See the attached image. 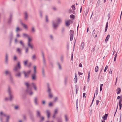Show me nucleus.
Returning <instances> with one entry per match:
<instances>
[{"label": "nucleus", "mask_w": 122, "mask_h": 122, "mask_svg": "<svg viewBox=\"0 0 122 122\" xmlns=\"http://www.w3.org/2000/svg\"><path fill=\"white\" fill-rule=\"evenodd\" d=\"M61 20L60 18H58L56 20V24L53 23V26L54 28H56L58 26L59 24L61 22Z\"/></svg>", "instance_id": "nucleus-1"}, {"label": "nucleus", "mask_w": 122, "mask_h": 122, "mask_svg": "<svg viewBox=\"0 0 122 122\" xmlns=\"http://www.w3.org/2000/svg\"><path fill=\"white\" fill-rule=\"evenodd\" d=\"M36 67L35 66H34V73L32 75V78L33 80H35L36 78Z\"/></svg>", "instance_id": "nucleus-2"}, {"label": "nucleus", "mask_w": 122, "mask_h": 122, "mask_svg": "<svg viewBox=\"0 0 122 122\" xmlns=\"http://www.w3.org/2000/svg\"><path fill=\"white\" fill-rule=\"evenodd\" d=\"M21 67L20 63V62H18L17 63V65L15 66L14 68V70L16 71L18 69H20Z\"/></svg>", "instance_id": "nucleus-3"}, {"label": "nucleus", "mask_w": 122, "mask_h": 122, "mask_svg": "<svg viewBox=\"0 0 122 122\" xmlns=\"http://www.w3.org/2000/svg\"><path fill=\"white\" fill-rule=\"evenodd\" d=\"M31 72V71L30 70L26 72H25V71H23V73L24 74L25 77H27L29 76V74Z\"/></svg>", "instance_id": "nucleus-4"}, {"label": "nucleus", "mask_w": 122, "mask_h": 122, "mask_svg": "<svg viewBox=\"0 0 122 122\" xmlns=\"http://www.w3.org/2000/svg\"><path fill=\"white\" fill-rule=\"evenodd\" d=\"M8 93L9 94V95L10 97V100H12V96L11 95V93H10V87H8Z\"/></svg>", "instance_id": "nucleus-5"}, {"label": "nucleus", "mask_w": 122, "mask_h": 122, "mask_svg": "<svg viewBox=\"0 0 122 122\" xmlns=\"http://www.w3.org/2000/svg\"><path fill=\"white\" fill-rule=\"evenodd\" d=\"M51 90L49 87H48V91L49 94V97L50 98H51L52 97V94L50 92Z\"/></svg>", "instance_id": "nucleus-6"}, {"label": "nucleus", "mask_w": 122, "mask_h": 122, "mask_svg": "<svg viewBox=\"0 0 122 122\" xmlns=\"http://www.w3.org/2000/svg\"><path fill=\"white\" fill-rule=\"evenodd\" d=\"M0 114L1 116H4L6 117L7 119V121L8 120V119L9 118V116H6L5 114H4L2 112H1Z\"/></svg>", "instance_id": "nucleus-7"}, {"label": "nucleus", "mask_w": 122, "mask_h": 122, "mask_svg": "<svg viewBox=\"0 0 122 122\" xmlns=\"http://www.w3.org/2000/svg\"><path fill=\"white\" fill-rule=\"evenodd\" d=\"M71 20H67L66 21V25L67 26H69L70 25L71 22Z\"/></svg>", "instance_id": "nucleus-8"}, {"label": "nucleus", "mask_w": 122, "mask_h": 122, "mask_svg": "<svg viewBox=\"0 0 122 122\" xmlns=\"http://www.w3.org/2000/svg\"><path fill=\"white\" fill-rule=\"evenodd\" d=\"M21 49L19 48H18L16 49V51L19 54H20L21 53Z\"/></svg>", "instance_id": "nucleus-9"}, {"label": "nucleus", "mask_w": 122, "mask_h": 122, "mask_svg": "<svg viewBox=\"0 0 122 122\" xmlns=\"http://www.w3.org/2000/svg\"><path fill=\"white\" fill-rule=\"evenodd\" d=\"M29 85H30V84H26V86L28 88V92L29 93V94L30 95H31L33 93L31 92H29V90H30V88L29 87Z\"/></svg>", "instance_id": "nucleus-10"}, {"label": "nucleus", "mask_w": 122, "mask_h": 122, "mask_svg": "<svg viewBox=\"0 0 122 122\" xmlns=\"http://www.w3.org/2000/svg\"><path fill=\"white\" fill-rule=\"evenodd\" d=\"M122 100L121 98L119 100V105L120 106V110L121 109V107H122Z\"/></svg>", "instance_id": "nucleus-11"}, {"label": "nucleus", "mask_w": 122, "mask_h": 122, "mask_svg": "<svg viewBox=\"0 0 122 122\" xmlns=\"http://www.w3.org/2000/svg\"><path fill=\"white\" fill-rule=\"evenodd\" d=\"M46 113L47 115V117L48 118L50 117V111L48 110H47L46 111Z\"/></svg>", "instance_id": "nucleus-12"}, {"label": "nucleus", "mask_w": 122, "mask_h": 122, "mask_svg": "<svg viewBox=\"0 0 122 122\" xmlns=\"http://www.w3.org/2000/svg\"><path fill=\"white\" fill-rule=\"evenodd\" d=\"M28 44L30 43V42L32 41V38L29 36H28Z\"/></svg>", "instance_id": "nucleus-13"}, {"label": "nucleus", "mask_w": 122, "mask_h": 122, "mask_svg": "<svg viewBox=\"0 0 122 122\" xmlns=\"http://www.w3.org/2000/svg\"><path fill=\"white\" fill-rule=\"evenodd\" d=\"M98 88H96V92H95V94H94V98H93V101H92V102H93V101L94 100V97H95V94H96V95H97V94L98 93Z\"/></svg>", "instance_id": "nucleus-14"}, {"label": "nucleus", "mask_w": 122, "mask_h": 122, "mask_svg": "<svg viewBox=\"0 0 122 122\" xmlns=\"http://www.w3.org/2000/svg\"><path fill=\"white\" fill-rule=\"evenodd\" d=\"M110 37V36L109 35H108L107 36L105 40V41L106 43L107 42L108 40L109 39Z\"/></svg>", "instance_id": "nucleus-15"}, {"label": "nucleus", "mask_w": 122, "mask_h": 122, "mask_svg": "<svg viewBox=\"0 0 122 122\" xmlns=\"http://www.w3.org/2000/svg\"><path fill=\"white\" fill-rule=\"evenodd\" d=\"M85 46V44L84 42H82V43L81 46V49H83Z\"/></svg>", "instance_id": "nucleus-16"}, {"label": "nucleus", "mask_w": 122, "mask_h": 122, "mask_svg": "<svg viewBox=\"0 0 122 122\" xmlns=\"http://www.w3.org/2000/svg\"><path fill=\"white\" fill-rule=\"evenodd\" d=\"M108 116V114H106L104 116L102 117L104 120H106Z\"/></svg>", "instance_id": "nucleus-17"}, {"label": "nucleus", "mask_w": 122, "mask_h": 122, "mask_svg": "<svg viewBox=\"0 0 122 122\" xmlns=\"http://www.w3.org/2000/svg\"><path fill=\"white\" fill-rule=\"evenodd\" d=\"M28 46L30 47L31 49H33L34 47L33 45L31 44L30 43L28 44Z\"/></svg>", "instance_id": "nucleus-18"}, {"label": "nucleus", "mask_w": 122, "mask_h": 122, "mask_svg": "<svg viewBox=\"0 0 122 122\" xmlns=\"http://www.w3.org/2000/svg\"><path fill=\"white\" fill-rule=\"evenodd\" d=\"M121 91V89L120 88H119L117 89V94L120 93Z\"/></svg>", "instance_id": "nucleus-19"}, {"label": "nucleus", "mask_w": 122, "mask_h": 122, "mask_svg": "<svg viewBox=\"0 0 122 122\" xmlns=\"http://www.w3.org/2000/svg\"><path fill=\"white\" fill-rule=\"evenodd\" d=\"M58 110L57 109H55L54 112V114L53 116V117L55 118V115L57 112Z\"/></svg>", "instance_id": "nucleus-20"}, {"label": "nucleus", "mask_w": 122, "mask_h": 122, "mask_svg": "<svg viewBox=\"0 0 122 122\" xmlns=\"http://www.w3.org/2000/svg\"><path fill=\"white\" fill-rule=\"evenodd\" d=\"M108 22H107V23H106V26L105 27V32H106V31H107V27H108Z\"/></svg>", "instance_id": "nucleus-21"}, {"label": "nucleus", "mask_w": 122, "mask_h": 122, "mask_svg": "<svg viewBox=\"0 0 122 122\" xmlns=\"http://www.w3.org/2000/svg\"><path fill=\"white\" fill-rule=\"evenodd\" d=\"M21 24L25 29H27L28 28V27L27 25L25 24H23L22 23H21Z\"/></svg>", "instance_id": "nucleus-22"}, {"label": "nucleus", "mask_w": 122, "mask_h": 122, "mask_svg": "<svg viewBox=\"0 0 122 122\" xmlns=\"http://www.w3.org/2000/svg\"><path fill=\"white\" fill-rule=\"evenodd\" d=\"M25 19L27 20L28 18V15L27 13L26 12H25Z\"/></svg>", "instance_id": "nucleus-23"}, {"label": "nucleus", "mask_w": 122, "mask_h": 122, "mask_svg": "<svg viewBox=\"0 0 122 122\" xmlns=\"http://www.w3.org/2000/svg\"><path fill=\"white\" fill-rule=\"evenodd\" d=\"M70 17L71 18L73 19V20H74L75 19V15H70Z\"/></svg>", "instance_id": "nucleus-24"}, {"label": "nucleus", "mask_w": 122, "mask_h": 122, "mask_svg": "<svg viewBox=\"0 0 122 122\" xmlns=\"http://www.w3.org/2000/svg\"><path fill=\"white\" fill-rule=\"evenodd\" d=\"M99 69V67L98 66H97L96 67H95V71L96 72H97Z\"/></svg>", "instance_id": "nucleus-25"}, {"label": "nucleus", "mask_w": 122, "mask_h": 122, "mask_svg": "<svg viewBox=\"0 0 122 122\" xmlns=\"http://www.w3.org/2000/svg\"><path fill=\"white\" fill-rule=\"evenodd\" d=\"M28 62V60H26L24 61V63L25 66H26Z\"/></svg>", "instance_id": "nucleus-26"}, {"label": "nucleus", "mask_w": 122, "mask_h": 122, "mask_svg": "<svg viewBox=\"0 0 122 122\" xmlns=\"http://www.w3.org/2000/svg\"><path fill=\"white\" fill-rule=\"evenodd\" d=\"M70 35H73L74 34V33L73 31L72 30H70Z\"/></svg>", "instance_id": "nucleus-27"}, {"label": "nucleus", "mask_w": 122, "mask_h": 122, "mask_svg": "<svg viewBox=\"0 0 122 122\" xmlns=\"http://www.w3.org/2000/svg\"><path fill=\"white\" fill-rule=\"evenodd\" d=\"M73 35H70V40L71 41H72L73 40Z\"/></svg>", "instance_id": "nucleus-28"}, {"label": "nucleus", "mask_w": 122, "mask_h": 122, "mask_svg": "<svg viewBox=\"0 0 122 122\" xmlns=\"http://www.w3.org/2000/svg\"><path fill=\"white\" fill-rule=\"evenodd\" d=\"M77 76L76 75V74L75 73V78H74V80H75V81H76V82L77 81Z\"/></svg>", "instance_id": "nucleus-29"}, {"label": "nucleus", "mask_w": 122, "mask_h": 122, "mask_svg": "<svg viewBox=\"0 0 122 122\" xmlns=\"http://www.w3.org/2000/svg\"><path fill=\"white\" fill-rule=\"evenodd\" d=\"M21 73L20 72H18L16 74V76L17 77H20L21 76Z\"/></svg>", "instance_id": "nucleus-30"}, {"label": "nucleus", "mask_w": 122, "mask_h": 122, "mask_svg": "<svg viewBox=\"0 0 122 122\" xmlns=\"http://www.w3.org/2000/svg\"><path fill=\"white\" fill-rule=\"evenodd\" d=\"M76 94L77 93V92L78 90V88L76 86Z\"/></svg>", "instance_id": "nucleus-31"}, {"label": "nucleus", "mask_w": 122, "mask_h": 122, "mask_svg": "<svg viewBox=\"0 0 122 122\" xmlns=\"http://www.w3.org/2000/svg\"><path fill=\"white\" fill-rule=\"evenodd\" d=\"M5 73L6 75H7L8 74H10V72L7 70L5 72Z\"/></svg>", "instance_id": "nucleus-32"}, {"label": "nucleus", "mask_w": 122, "mask_h": 122, "mask_svg": "<svg viewBox=\"0 0 122 122\" xmlns=\"http://www.w3.org/2000/svg\"><path fill=\"white\" fill-rule=\"evenodd\" d=\"M20 42L22 46H23L24 47V45L23 42L21 41H20Z\"/></svg>", "instance_id": "nucleus-33"}, {"label": "nucleus", "mask_w": 122, "mask_h": 122, "mask_svg": "<svg viewBox=\"0 0 122 122\" xmlns=\"http://www.w3.org/2000/svg\"><path fill=\"white\" fill-rule=\"evenodd\" d=\"M108 68V66L107 65L105 67V69L104 70V72H106V70H107V69Z\"/></svg>", "instance_id": "nucleus-34"}, {"label": "nucleus", "mask_w": 122, "mask_h": 122, "mask_svg": "<svg viewBox=\"0 0 122 122\" xmlns=\"http://www.w3.org/2000/svg\"><path fill=\"white\" fill-rule=\"evenodd\" d=\"M71 8L72 10H75V7L74 5H73L71 6Z\"/></svg>", "instance_id": "nucleus-35"}, {"label": "nucleus", "mask_w": 122, "mask_h": 122, "mask_svg": "<svg viewBox=\"0 0 122 122\" xmlns=\"http://www.w3.org/2000/svg\"><path fill=\"white\" fill-rule=\"evenodd\" d=\"M21 30L18 27H17L16 29V31H18L19 30Z\"/></svg>", "instance_id": "nucleus-36"}, {"label": "nucleus", "mask_w": 122, "mask_h": 122, "mask_svg": "<svg viewBox=\"0 0 122 122\" xmlns=\"http://www.w3.org/2000/svg\"><path fill=\"white\" fill-rule=\"evenodd\" d=\"M36 56L35 55H33L32 57V58L34 60L36 59Z\"/></svg>", "instance_id": "nucleus-37"}, {"label": "nucleus", "mask_w": 122, "mask_h": 122, "mask_svg": "<svg viewBox=\"0 0 122 122\" xmlns=\"http://www.w3.org/2000/svg\"><path fill=\"white\" fill-rule=\"evenodd\" d=\"M37 115L38 116H40V113L39 111H38L37 112Z\"/></svg>", "instance_id": "nucleus-38"}, {"label": "nucleus", "mask_w": 122, "mask_h": 122, "mask_svg": "<svg viewBox=\"0 0 122 122\" xmlns=\"http://www.w3.org/2000/svg\"><path fill=\"white\" fill-rule=\"evenodd\" d=\"M53 104V103L52 102H50L49 103V106H52Z\"/></svg>", "instance_id": "nucleus-39"}, {"label": "nucleus", "mask_w": 122, "mask_h": 122, "mask_svg": "<svg viewBox=\"0 0 122 122\" xmlns=\"http://www.w3.org/2000/svg\"><path fill=\"white\" fill-rule=\"evenodd\" d=\"M103 84H101L100 87V91H101L102 89V87Z\"/></svg>", "instance_id": "nucleus-40"}, {"label": "nucleus", "mask_w": 122, "mask_h": 122, "mask_svg": "<svg viewBox=\"0 0 122 122\" xmlns=\"http://www.w3.org/2000/svg\"><path fill=\"white\" fill-rule=\"evenodd\" d=\"M23 35L24 36L27 37V38L28 37V36H29L28 35H27L25 33L23 34Z\"/></svg>", "instance_id": "nucleus-41"}, {"label": "nucleus", "mask_w": 122, "mask_h": 122, "mask_svg": "<svg viewBox=\"0 0 122 122\" xmlns=\"http://www.w3.org/2000/svg\"><path fill=\"white\" fill-rule=\"evenodd\" d=\"M28 49L27 48H26L25 51V52L26 53H27L28 51Z\"/></svg>", "instance_id": "nucleus-42"}, {"label": "nucleus", "mask_w": 122, "mask_h": 122, "mask_svg": "<svg viewBox=\"0 0 122 122\" xmlns=\"http://www.w3.org/2000/svg\"><path fill=\"white\" fill-rule=\"evenodd\" d=\"M65 120H66V121H68V119H67V116L66 115H65Z\"/></svg>", "instance_id": "nucleus-43"}, {"label": "nucleus", "mask_w": 122, "mask_h": 122, "mask_svg": "<svg viewBox=\"0 0 122 122\" xmlns=\"http://www.w3.org/2000/svg\"><path fill=\"white\" fill-rule=\"evenodd\" d=\"M8 60V56L6 55V61L7 62Z\"/></svg>", "instance_id": "nucleus-44"}, {"label": "nucleus", "mask_w": 122, "mask_h": 122, "mask_svg": "<svg viewBox=\"0 0 122 122\" xmlns=\"http://www.w3.org/2000/svg\"><path fill=\"white\" fill-rule=\"evenodd\" d=\"M83 74V73H81L80 72H78V75L79 76L81 75H82Z\"/></svg>", "instance_id": "nucleus-45"}, {"label": "nucleus", "mask_w": 122, "mask_h": 122, "mask_svg": "<svg viewBox=\"0 0 122 122\" xmlns=\"http://www.w3.org/2000/svg\"><path fill=\"white\" fill-rule=\"evenodd\" d=\"M37 100V98H35V103L36 104H37V102H36V101Z\"/></svg>", "instance_id": "nucleus-46"}, {"label": "nucleus", "mask_w": 122, "mask_h": 122, "mask_svg": "<svg viewBox=\"0 0 122 122\" xmlns=\"http://www.w3.org/2000/svg\"><path fill=\"white\" fill-rule=\"evenodd\" d=\"M32 31L33 32L35 31V29L34 27H32Z\"/></svg>", "instance_id": "nucleus-47"}, {"label": "nucleus", "mask_w": 122, "mask_h": 122, "mask_svg": "<svg viewBox=\"0 0 122 122\" xmlns=\"http://www.w3.org/2000/svg\"><path fill=\"white\" fill-rule=\"evenodd\" d=\"M99 101L98 100H97L96 101V104L98 105Z\"/></svg>", "instance_id": "nucleus-48"}, {"label": "nucleus", "mask_w": 122, "mask_h": 122, "mask_svg": "<svg viewBox=\"0 0 122 122\" xmlns=\"http://www.w3.org/2000/svg\"><path fill=\"white\" fill-rule=\"evenodd\" d=\"M85 95H86V93H83V97H85Z\"/></svg>", "instance_id": "nucleus-49"}, {"label": "nucleus", "mask_w": 122, "mask_h": 122, "mask_svg": "<svg viewBox=\"0 0 122 122\" xmlns=\"http://www.w3.org/2000/svg\"><path fill=\"white\" fill-rule=\"evenodd\" d=\"M57 100V98L56 97L54 99V101L56 102Z\"/></svg>", "instance_id": "nucleus-50"}, {"label": "nucleus", "mask_w": 122, "mask_h": 122, "mask_svg": "<svg viewBox=\"0 0 122 122\" xmlns=\"http://www.w3.org/2000/svg\"><path fill=\"white\" fill-rule=\"evenodd\" d=\"M46 22H47L48 21V17L47 16H46Z\"/></svg>", "instance_id": "nucleus-51"}, {"label": "nucleus", "mask_w": 122, "mask_h": 122, "mask_svg": "<svg viewBox=\"0 0 122 122\" xmlns=\"http://www.w3.org/2000/svg\"><path fill=\"white\" fill-rule=\"evenodd\" d=\"M79 67H82V64L81 63H80L79 64Z\"/></svg>", "instance_id": "nucleus-52"}, {"label": "nucleus", "mask_w": 122, "mask_h": 122, "mask_svg": "<svg viewBox=\"0 0 122 122\" xmlns=\"http://www.w3.org/2000/svg\"><path fill=\"white\" fill-rule=\"evenodd\" d=\"M116 58L117 57H116V56H115L114 59V61H116Z\"/></svg>", "instance_id": "nucleus-53"}, {"label": "nucleus", "mask_w": 122, "mask_h": 122, "mask_svg": "<svg viewBox=\"0 0 122 122\" xmlns=\"http://www.w3.org/2000/svg\"><path fill=\"white\" fill-rule=\"evenodd\" d=\"M41 119L42 121H43L44 120V118L43 117H41Z\"/></svg>", "instance_id": "nucleus-54"}, {"label": "nucleus", "mask_w": 122, "mask_h": 122, "mask_svg": "<svg viewBox=\"0 0 122 122\" xmlns=\"http://www.w3.org/2000/svg\"><path fill=\"white\" fill-rule=\"evenodd\" d=\"M95 33V30H94L92 32V33L93 34H94Z\"/></svg>", "instance_id": "nucleus-55"}, {"label": "nucleus", "mask_w": 122, "mask_h": 122, "mask_svg": "<svg viewBox=\"0 0 122 122\" xmlns=\"http://www.w3.org/2000/svg\"><path fill=\"white\" fill-rule=\"evenodd\" d=\"M14 60H16V59H17V57H16V56H14Z\"/></svg>", "instance_id": "nucleus-56"}, {"label": "nucleus", "mask_w": 122, "mask_h": 122, "mask_svg": "<svg viewBox=\"0 0 122 122\" xmlns=\"http://www.w3.org/2000/svg\"><path fill=\"white\" fill-rule=\"evenodd\" d=\"M18 107L17 106H15V109H17L18 108Z\"/></svg>", "instance_id": "nucleus-57"}, {"label": "nucleus", "mask_w": 122, "mask_h": 122, "mask_svg": "<svg viewBox=\"0 0 122 122\" xmlns=\"http://www.w3.org/2000/svg\"><path fill=\"white\" fill-rule=\"evenodd\" d=\"M42 104H44L45 103V102L44 101H43L42 102Z\"/></svg>", "instance_id": "nucleus-58"}, {"label": "nucleus", "mask_w": 122, "mask_h": 122, "mask_svg": "<svg viewBox=\"0 0 122 122\" xmlns=\"http://www.w3.org/2000/svg\"><path fill=\"white\" fill-rule=\"evenodd\" d=\"M17 36L18 37H19L20 36V35L19 34H17Z\"/></svg>", "instance_id": "nucleus-59"}, {"label": "nucleus", "mask_w": 122, "mask_h": 122, "mask_svg": "<svg viewBox=\"0 0 122 122\" xmlns=\"http://www.w3.org/2000/svg\"><path fill=\"white\" fill-rule=\"evenodd\" d=\"M31 63H29V65H28V67H30L31 66Z\"/></svg>", "instance_id": "nucleus-60"}, {"label": "nucleus", "mask_w": 122, "mask_h": 122, "mask_svg": "<svg viewBox=\"0 0 122 122\" xmlns=\"http://www.w3.org/2000/svg\"><path fill=\"white\" fill-rule=\"evenodd\" d=\"M109 73L111 74H112V71L111 70H110V71Z\"/></svg>", "instance_id": "nucleus-61"}, {"label": "nucleus", "mask_w": 122, "mask_h": 122, "mask_svg": "<svg viewBox=\"0 0 122 122\" xmlns=\"http://www.w3.org/2000/svg\"><path fill=\"white\" fill-rule=\"evenodd\" d=\"M81 10H82V7H81V8H80V13H81Z\"/></svg>", "instance_id": "nucleus-62"}, {"label": "nucleus", "mask_w": 122, "mask_h": 122, "mask_svg": "<svg viewBox=\"0 0 122 122\" xmlns=\"http://www.w3.org/2000/svg\"><path fill=\"white\" fill-rule=\"evenodd\" d=\"M73 58V54H72V55L71 57V59L72 60Z\"/></svg>", "instance_id": "nucleus-63"}, {"label": "nucleus", "mask_w": 122, "mask_h": 122, "mask_svg": "<svg viewBox=\"0 0 122 122\" xmlns=\"http://www.w3.org/2000/svg\"><path fill=\"white\" fill-rule=\"evenodd\" d=\"M59 68L60 69H61V66L59 64Z\"/></svg>", "instance_id": "nucleus-64"}]
</instances>
